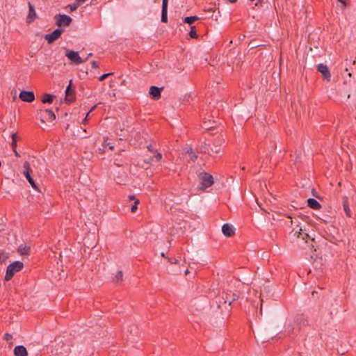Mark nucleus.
<instances>
[{"mask_svg": "<svg viewBox=\"0 0 356 356\" xmlns=\"http://www.w3.org/2000/svg\"><path fill=\"white\" fill-rule=\"evenodd\" d=\"M23 263L18 261H14L8 265L6 269L5 280H10L16 273L20 271L23 268Z\"/></svg>", "mask_w": 356, "mask_h": 356, "instance_id": "1", "label": "nucleus"}, {"mask_svg": "<svg viewBox=\"0 0 356 356\" xmlns=\"http://www.w3.org/2000/svg\"><path fill=\"white\" fill-rule=\"evenodd\" d=\"M199 177L200 184L198 186V188L200 190H204L213 184V176L207 172L200 173Z\"/></svg>", "mask_w": 356, "mask_h": 356, "instance_id": "2", "label": "nucleus"}, {"mask_svg": "<svg viewBox=\"0 0 356 356\" xmlns=\"http://www.w3.org/2000/svg\"><path fill=\"white\" fill-rule=\"evenodd\" d=\"M65 56L74 64L79 65L81 63H84L87 58L82 59L78 51H74L73 50L67 49L65 51Z\"/></svg>", "mask_w": 356, "mask_h": 356, "instance_id": "3", "label": "nucleus"}, {"mask_svg": "<svg viewBox=\"0 0 356 356\" xmlns=\"http://www.w3.org/2000/svg\"><path fill=\"white\" fill-rule=\"evenodd\" d=\"M55 19H56V24L58 27L68 26L72 21L70 16L65 14H58L55 16Z\"/></svg>", "mask_w": 356, "mask_h": 356, "instance_id": "4", "label": "nucleus"}, {"mask_svg": "<svg viewBox=\"0 0 356 356\" xmlns=\"http://www.w3.org/2000/svg\"><path fill=\"white\" fill-rule=\"evenodd\" d=\"M63 31V29H56L51 33L46 34L44 35V39L48 42L49 44H51L60 37Z\"/></svg>", "mask_w": 356, "mask_h": 356, "instance_id": "5", "label": "nucleus"}, {"mask_svg": "<svg viewBox=\"0 0 356 356\" xmlns=\"http://www.w3.org/2000/svg\"><path fill=\"white\" fill-rule=\"evenodd\" d=\"M19 97L21 100L25 102H32L35 99V95L31 91L23 90L20 92Z\"/></svg>", "mask_w": 356, "mask_h": 356, "instance_id": "6", "label": "nucleus"}, {"mask_svg": "<svg viewBox=\"0 0 356 356\" xmlns=\"http://www.w3.org/2000/svg\"><path fill=\"white\" fill-rule=\"evenodd\" d=\"M317 70L322 74L323 78L327 81H330L331 79V74L330 70L326 65L324 64H318L317 65Z\"/></svg>", "mask_w": 356, "mask_h": 356, "instance_id": "7", "label": "nucleus"}, {"mask_svg": "<svg viewBox=\"0 0 356 356\" xmlns=\"http://www.w3.org/2000/svg\"><path fill=\"white\" fill-rule=\"evenodd\" d=\"M55 119H56V115H55L54 113L50 109H46L44 111V115H42L40 120L42 123H44L45 121L51 122Z\"/></svg>", "mask_w": 356, "mask_h": 356, "instance_id": "8", "label": "nucleus"}, {"mask_svg": "<svg viewBox=\"0 0 356 356\" xmlns=\"http://www.w3.org/2000/svg\"><path fill=\"white\" fill-rule=\"evenodd\" d=\"M29 6V13L26 17V22L30 24L33 22L37 17V14L35 10L34 6L31 4V2L28 3Z\"/></svg>", "mask_w": 356, "mask_h": 356, "instance_id": "9", "label": "nucleus"}, {"mask_svg": "<svg viewBox=\"0 0 356 356\" xmlns=\"http://www.w3.org/2000/svg\"><path fill=\"white\" fill-rule=\"evenodd\" d=\"M225 140L222 137L218 138L211 145V150L214 153H219Z\"/></svg>", "mask_w": 356, "mask_h": 356, "instance_id": "10", "label": "nucleus"}, {"mask_svg": "<svg viewBox=\"0 0 356 356\" xmlns=\"http://www.w3.org/2000/svg\"><path fill=\"white\" fill-rule=\"evenodd\" d=\"M168 0H163L161 10V22L166 23L168 22Z\"/></svg>", "mask_w": 356, "mask_h": 356, "instance_id": "11", "label": "nucleus"}, {"mask_svg": "<svg viewBox=\"0 0 356 356\" xmlns=\"http://www.w3.org/2000/svg\"><path fill=\"white\" fill-rule=\"evenodd\" d=\"M162 89V88H158L156 86H152L149 88V94L154 99H159L161 97V92Z\"/></svg>", "mask_w": 356, "mask_h": 356, "instance_id": "12", "label": "nucleus"}, {"mask_svg": "<svg viewBox=\"0 0 356 356\" xmlns=\"http://www.w3.org/2000/svg\"><path fill=\"white\" fill-rule=\"evenodd\" d=\"M222 232L226 236H231L234 234V229L233 227L227 223L222 225Z\"/></svg>", "mask_w": 356, "mask_h": 356, "instance_id": "13", "label": "nucleus"}, {"mask_svg": "<svg viewBox=\"0 0 356 356\" xmlns=\"http://www.w3.org/2000/svg\"><path fill=\"white\" fill-rule=\"evenodd\" d=\"M14 355L15 356H27L28 353L24 346H17L14 348Z\"/></svg>", "mask_w": 356, "mask_h": 356, "instance_id": "14", "label": "nucleus"}, {"mask_svg": "<svg viewBox=\"0 0 356 356\" xmlns=\"http://www.w3.org/2000/svg\"><path fill=\"white\" fill-rule=\"evenodd\" d=\"M307 206L315 210H318L321 208V204L314 198H309L307 200Z\"/></svg>", "mask_w": 356, "mask_h": 356, "instance_id": "15", "label": "nucleus"}, {"mask_svg": "<svg viewBox=\"0 0 356 356\" xmlns=\"http://www.w3.org/2000/svg\"><path fill=\"white\" fill-rule=\"evenodd\" d=\"M200 19V17L198 16H189V17H186L185 18H184L183 21L184 23H186L188 24H189L190 26H192V24H193L195 21L198 20Z\"/></svg>", "mask_w": 356, "mask_h": 356, "instance_id": "16", "label": "nucleus"}, {"mask_svg": "<svg viewBox=\"0 0 356 356\" xmlns=\"http://www.w3.org/2000/svg\"><path fill=\"white\" fill-rule=\"evenodd\" d=\"M343 210H344V212L346 213V216L347 217H351V211H350V209L349 207V205H348V200L347 198H346L343 202Z\"/></svg>", "mask_w": 356, "mask_h": 356, "instance_id": "17", "label": "nucleus"}, {"mask_svg": "<svg viewBox=\"0 0 356 356\" xmlns=\"http://www.w3.org/2000/svg\"><path fill=\"white\" fill-rule=\"evenodd\" d=\"M54 97H55V96H54L52 95L44 94V96L42 97L41 101L44 104H45V103L51 104L53 102Z\"/></svg>", "mask_w": 356, "mask_h": 356, "instance_id": "18", "label": "nucleus"}, {"mask_svg": "<svg viewBox=\"0 0 356 356\" xmlns=\"http://www.w3.org/2000/svg\"><path fill=\"white\" fill-rule=\"evenodd\" d=\"M229 294H226V297L225 298V303L228 302L230 305L232 302L234 300H238V296L236 293H232V296L231 298L229 297Z\"/></svg>", "mask_w": 356, "mask_h": 356, "instance_id": "19", "label": "nucleus"}, {"mask_svg": "<svg viewBox=\"0 0 356 356\" xmlns=\"http://www.w3.org/2000/svg\"><path fill=\"white\" fill-rule=\"evenodd\" d=\"M298 234V237L301 238L303 240H306L307 238H309L308 234L303 232L302 228L299 229V231H296L295 232V234Z\"/></svg>", "mask_w": 356, "mask_h": 356, "instance_id": "20", "label": "nucleus"}, {"mask_svg": "<svg viewBox=\"0 0 356 356\" xmlns=\"http://www.w3.org/2000/svg\"><path fill=\"white\" fill-rule=\"evenodd\" d=\"M129 198L131 200H134L135 202H134V204L131 207V211L132 213H135L136 211L137 210V205L139 204V200L138 199H136L134 195H130L129 196Z\"/></svg>", "mask_w": 356, "mask_h": 356, "instance_id": "21", "label": "nucleus"}, {"mask_svg": "<svg viewBox=\"0 0 356 356\" xmlns=\"http://www.w3.org/2000/svg\"><path fill=\"white\" fill-rule=\"evenodd\" d=\"M23 171L26 172H29L30 174L32 173L33 170L31 167V165L29 161H25L23 164Z\"/></svg>", "mask_w": 356, "mask_h": 356, "instance_id": "22", "label": "nucleus"}, {"mask_svg": "<svg viewBox=\"0 0 356 356\" xmlns=\"http://www.w3.org/2000/svg\"><path fill=\"white\" fill-rule=\"evenodd\" d=\"M123 273L122 270H118L114 277V281L117 283L122 281Z\"/></svg>", "mask_w": 356, "mask_h": 356, "instance_id": "23", "label": "nucleus"}, {"mask_svg": "<svg viewBox=\"0 0 356 356\" xmlns=\"http://www.w3.org/2000/svg\"><path fill=\"white\" fill-rule=\"evenodd\" d=\"M189 35L192 38H198V35L196 33L195 26H191V31H189Z\"/></svg>", "mask_w": 356, "mask_h": 356, "instance_id": "24", "label": "nucleus"}, {"mask_svg": "<svg viewBox=\"0 0 356 356\" xmlns=\"http://www.w3.org/2000/svg\"><path fill=\"white\" fill-rule=\"evenodd\" d=\"M80 6L79 5V3H77L76 1L74 2L73 3H71V4H69L67 5V8L70 9V12H73L75 10L77 9V8Z\"/></svg>", "mask_w": 356, "mask_h": 356, "instance_id": "25", "label": "nucleus"}, {"mask_svg": "<svg viewBox=\"0 0 356 356\" xmlns=\"http://www.w3.org/2000/svg\"><path fill=\"white\" fill-rule=\"evenodd\" d=\"M27 181H29V183L31 184V186H32V188L36 191H39L38 190V187L36 184V183L35 182L34 179H33V177H29L27 179Z\"/></svg>", "mask_w": 356, "mask_h": 356, "instance_id": "26", "label": "nucleus"}, {"mask_svg": "<svg viewBox=\"0 0 356 356\" xmlns=\"http://www.w3.org/2000/svg\"><path fill=\"white\" fill-rule=\"evenodd\" d=\"M27 181H29V183L31 184V186H32V188L36 191H39L38 190V187L36 184V183L35 182L34 179H33V177H29L27 179Z\"/></svg>", "mask_w": 356, "mask_h": 356, "instance_id": "27", "label": "nucleus"}, {"mask_svg": "<svg viewBox=\"0 0 356 356\" xmlns=\"http://www.w3.org/2000/svg\"><path fill=\"white\" fill-rule=\"evenodd\" d=\"M155 159L156 161H159L162 159V154L159 152H157L152 158H150V160L152 161Z\"/></svg>", "mask_w": 356, "mask_h": 356, "instance_id": "28", "label": "nucleus"}, {"mask_svg": "<svg viewBox=\"0 0 356 356\" xmlns=\"http://www.w3.org/2000/svg\"><path fill=\"white\" fill-rule=\"evenodd\" d=\"M112 74H113V73L104 74H102V76H100L99 77V81H104V79H106L107 77H108L109 76H111Z\"/></svg>", "mask_w": 356, "mask_h": 356, "instance_id": "29", "label": "nucleus"}, {"mask_svg": "<svg viewBox=\"0 0 356 356\" xmlns=\"http://www.w3.org/2000/svg\"><path fill=\"white\" fill-rule=\"evenodd\" d=\"M71 82H72V81H70V85L67 87L66 90H65V93H66V98H67V97H70V92H71V89H70Z\"/></svg>", "mask_w": 356, "mask_h": 356, "instance_id": "30", "label": "nucleus"}, {"mask_svg": "<svg viewBox=\"0 0 356 356\" xmlns=\"http://www.w3.org/2000/svg\"><path fill=\"white\" fill-rule=\"evenodd\" d=\"M12 141H15L17 143V140L19 139V138L17 136V133H14L11 135Z\"/></svg>", "mask_w": 356, "mask_h": 356, "instance_id": "31", "label": "nucleus"}, {"mask_svg": "<svg viewBox=\"0 0 356 356\" xmlns=\"http://www.w3.org/2000/svg\"><path fill=\"white\" fill-rule=\"evenodd\" d=\"M341 3V8L345 9L347 6L346 2L344 0H338Z\"/></svg>", "mask_w": 356, "mask_h": 356, "instance_id": "32", "label": "nucleus"}, {"mask_svg": "<svg viewBox=\"0 0 356 356\" xmlns=\"http://www.w3.org/2000/svg\"><path fill=\"white\" fill-rule=\"evenodd\" d=\"M91 64H92V67L95 69H97L99 67V63L97 61L93 60V61H92Z\"/></svg>", "mask_w": 356, "mask_h": 356, "instance_id": "33", "label": "nucleus"}, {"mask_svg": "<svg viewBox=\"0 0 356 356\" xmlns=\"http://www.w3.org/2000/svg\"><path fill=\"white\" fill-rule=\"evenodd\" d=\"M11 147H12L13 150L17 149V142L12 141V143H11Z\"/></svg>", "mask_w": 356, "mask_h": 356, "instance_id": "34", "label": "nucleus"}, {"mask_svg": "<svg viewBox=\"0 0 356 356\" xmlns=\"http://www.w3.org/2000/svg\"><path fill=\"white\" fill-rule=\"evenodd\" d=\"M12 338H13V337H12V335H11L10 334H8V333H6V334H5L4 339H5L6 340L8 341V340L11 339Z\"/></svg>", "mask_w": 356, "mask_h": 356, "instance_id": "35", "label": "nucleus"}, {"mask_svg": "<svg viewBox=\"0 0 356 356\" xmlns=\"http://www.w3.org/2000/svg\"><path fill=\"white\" fill-rule=\"evenodd\" d=\"M23 175H24V177H26V179H27L29 177H31V174L29 173V172H24L23 171Z\"/></svg>", "mask_w": 356, "mask_h": 356, "instance_id": "36", "label": "nucleus"}, {"mask_svg": "<svg viewBox=\"0 0 356 356\" xmlns=\"http://www.w3.org/2000/svg\"><path fill=\"white\" fill-rule=\"evenodd\" d=\"M89 113H90L88 112V113H87V115H86V118L83 120L82 123H83V124H86V122H87V120H88V115H89Z\"/></svg>", "mask_w": 356, "mask_h": 356, "instance_id": "37", "label": "nucleus"}, {"mask_svg": "<svg viewBox=\"0 0 356 356\" xmlns=\"http://www.w3.org/2000/svg\"><path fill=\"white\" fill-rule=\"evenodd\" d=\"M87 0H76V1L77 3H79V6H81L85 1H86Z\"/></svg>", "mask_w": 356, "mask_h": 356, "instance_id": "38", "label": "nucleus"}, {"mask_svg": "<svg viewBox=\"0 0 356 356\" xmlns=\"http://www.w3.org/2000/svg\"><path fill=\"white\" fill-rule=\"evenodd\" d=\"M147 149H148L149 151H150L152 152H155L154 149L152 148L151 145L147 146Z\"/></svg>", "mask_w": 356, "mask_h": 356, "instance_id": "39", "label": "nucleus"}, {"mask_svg": "<svg viewBox=\"0 0 356 356\" xmlns=\"http://www.w3.org/2000/svg\"><path fill=\"white\" fill-rule=\"evenodd\" d=\"M13 152H14V154H15V156H17V157H20V154L18 153V152L17 151V149H14V150H13Z\"/></svg>", "mask_w": 356, "mask_h": 356, "instance_id": "40", "label": "nucleus"}, {"mask_svg": "<svg viewBox=\"0 0 356 356\" xmlns=\"http://www.w3.org/2000/svg\"><path fill=\"white\" fill-rule=\"evenodd\" d=\"M287 218H289V219L291 220H290V223H291V225H292V224H293V220H292V218H291V216H287Z\"/></svg>", "mask_w": 356, "mask_h": 356, "instance_id": "41", "label": "nucleus"}, {"mask_svg": "<svg viewBox=\"0 0 356 356\" xmlns=\"http://www.w3.org/2000/svg\"><path fill=\"white\" fill-rule=\"evenodd\" d=\"M27 253H28V250H26L25 248H24V250H23V251L22 252V254H27Z\"/></svg>", "mask_w": 356, "mask_h": 356, "instance_id": "42", "label": "nucleus"}, {"mask_svg": "<svg viewBox=\"0 0 356 356\" xmlns=\"http://www.w3.org/2000/svg\"><path fill=\"white\" fill-rule=\"evenodd\" d=\"M229 2H230L231 3H234L237 1V0H228Z\"/></svg>", "mask_w": 356, "mask_h": 356, "instance_id": "43", "label": "nucleus"}, {"mask_svg": "<svg viewBox=\"0 0 356 356\" xmlns=\"http://www.w3.org/2000/svg\"><path fill=\"white\" fill-rule=\"evenodd\" d=\"M262 0H257L255 5L257 6L259 3H261Z\"/></svg>", "mask_w": 356, "mask_h": 356, "instance_id": "44", "label": "nucleus"}, {"mask_svg": "<svg viewBox=\"0 0 356 356\" xmlns=\"http://www.w3.org/2000/svg\"><path fill=\"white\" fill-rule=\"evenodd\" d=\"M108 147L111 150H113L114 149V147L113 145H110Z\"/></svg>", "mask_w": 356, "mask_h": 356, "instance_id": "45", "label": "nucleus"}, {"mask_svg": "<svg viewBox=\"0 0 356 356\" xmlns=\"http://www.w3.org/2000/svg\"><path fill=\"white\" fill-rule=\"evenodd\" d=\"M197 158V156L195 154L194 156H193V159H195Z\"/></svg>", "mask_w": 356, "mask_h": 356, "instance_id": "46", "label": "nucleus"}, {"mask_svg": "<svg viewBox=\"0 0 356 356\" xmlns=\"http://www.w3.org/2000/svg\"><path fill=\"white\" fill-rule=\"evenodd\" d=\"M161 255L162 257H165V254H164L163 252H162V253L161 254Z\"/></svg>", "mask_w": 356, "mask_h": 356, "instance_id": "47", "label": "nucleus"}]
</instances>
